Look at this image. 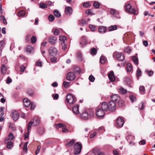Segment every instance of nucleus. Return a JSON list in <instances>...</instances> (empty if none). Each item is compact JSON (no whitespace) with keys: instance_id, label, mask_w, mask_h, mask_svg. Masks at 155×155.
Instances as JSON below:
<instances>
[{"instance_id":"obj_24","label":"nucleus","mask_w":155,"mask_h":155,"mask_svg":"<svg viewBox=\"0 0 155 155\" xmlns=\"http://www.w3.org/2000/svg\"><path fill=\"white\" fill-rule=\"evenodd\" d=\"M117 29V25H111L109 26L108 29L109 31H110L116 30Z\"/></svg>"},{"instance_id":"obj_64","label":"nucleus","mask_w":155,"mask_h":155,"mask_svg":"<svg viewBox=\"0 0 155 155\" xmlns=\"http://www.w3.org/2000/svg\"><path fill=\"white\" fill-rule=\"evenodd\" d=\"M124 51L128 53H129L131 51V49L128 47L124 49Z\"/></svg>"},{"instance_id":"obj_3","label":"nucleus","mask_w":155,"mask_h":155,"mask_svg":"<svg viewBox=\"0 0 155 155\" xmlns=\"http://www.w3.org/2000/svg\"><path fill=\"white\" fill-rule=\"evenodd\" d=\"M96 114L98 117L103 118L104 117L105 111L100 107V106H98L96 108Z\"/></svg>"},{"instance_id":"obj_33","label":"nucleus","mask_w":155,"mask_h":155,"mask_svg":"<svg viewBox=\"0 0 155 155\" xmlns=\"http://www.w3.org/2000/svg\"><path fill=\"white\" fill-rule=\"evenodd\" d=\"M54 13L55 16L57 18L61 16V15L59 11L57 10H55L54 12Z\"/></svg>"},{"instance_id":"obj_29","label":"nucleus","mask_w":155,"mask_h":155,"mask_svg":"<svg viewBox=\"0 0 155 155\" xmlns=\"http://www.w3.org/2000/svg\"><path fill=\"white\" fill-rule=\"evenodd\" d=\"M97 52V49L94 48H93L90 50L91 54L93 55H95Z\"/></svg>"},{"instance_id":"obj_36","label":"nucleus","mask_w":155,"mask_h":155,"mask_svg":"<svg viewBox=\"0 0 155 155\" xmlns=\"http://www.w3.org/2000/svg\"><path fill=\"white\" fill-rule=\"evenodd\" d=\"M132 59L134 61V63L136 65H137L138 64V59L137 57L135 56H133L132 57Z\"/></svg>"},{"instance_id":"obj_40","label":"nucleus","mask_w":155,"mask_h":155,"mask_svg":"<svg viewBox=\"0 0 155 155\" xmlns=\"http://www.w3.org/2000/svg\"><path fill=\"white\" fill-rule=\"evenodd\" d=\"M77 56L78 60L81 61L82 60V54L80 52H78L77 53Z\"/></svg>"},{"instance_id":"obj_17","label":"nucleus","mask_w":155,"mask_h":155,"mask_svg":"<svg viewBox=\"0 0 155 155\" xmlns=\"http://www.w3.org/2000/svg\"><path fill=\"white\" fill-rule=\"evenodd\" d=\"M79 106L78 105H75L72 107V111L75 114H78L79 113Z\"/></svg>"},{"instance_id":"obj_45","label":"nucleus","mask_w":155,"mask_h":155,"mask_svg":"<svg viewBox=\"0 0 155 155\" xmlns=\"http://www.w3.org/2000/svg\"><path fill=\"white\" fill-rule=\"evenodd\" d=\"M0 18L2 20H3V24L5 25H6L7 24V22L4 16L2 15H1L0 16Z\"/></svg>"},{"instance_id":"obj_60","label":"nucleus","mask_w":155,"mask_h":155,"mask_svg":"<svg viewBox=\"0 0 155 155\" xmlns=\"http://www.w3.org/2000/svg\"><path fill=\"white\" fill-rule=\"evenodd\" d=\"M39 121H40V120L38 118H37L35 120V122H34V126H36L38 125L39 124Z\"/></svg>"},{"instance_id":"obj_2","label":"nucleus","mask_w":155,"mask_h":155,"mask_svg":"<svg viewBox=\"0 0 155 155\" xmlns=\"http://www.w3.org/2000/svg\"><path fill=\"white\" fill-rule=\"evenodd\" d=\"M66 100L69 104H73L75 103L77 100L74 95L68 94L66 96Z\"/></svg>"},{"instance_id":"obj_30","label":"nucleus","mask_w":155,"mask_h":155,"mask_svg":"<svg viewBox=\"0 0 155 155\" xmlns=\"http://www.w3.org/2000/svg\"><path fill=\"white\" fill-rule=\"evenodd\" d=\"M6 146L8 149H11L13 147L12 142L11 141L8 142L7 143Z\"/></svg>"},{"instance_id":"obj_1","label":"nucleus","mask_w":155,"mask_h":155,"mask_svg":"<svg viewBox=\"0 0 155 155\" xmlns=\"http://www.w3.org/2000/svg\"><path fill=\"white\" fill-rule=\"evenodd\" d=\"M94 115V112L91 110L85 111L80 114V117L84 120H87L93 117Z\"/></svg>"},{"instance_id":"obj_56","label":"nucleus","mask_w":155,"mask_h":155,"mask_svg":"<svg viewBox=\"0 0 155 155\" xmlns=\"http://www.w3.org/2000/svg\"><path fill=\"white\" fill-rule=\"evenodd\" d=\"M100 5V4L95 2L93 4V6L96 8H98Z\"/></svg>"},{"instance_id":"obj_63","label":"nucleus","mask_w":155,"mask_h":155,"mask_svg":"<svg viewBox=\"0 0 155 155\" xmlns=\"http://www.w3.org/2000/svg\"><path fill=\"white\" fill-rule=\"evenodd\" d=\"M146 140H140L139 142V143L140 145H143L145 144Z\"/></svg>"},{"instance_id":"obj_38","label":"nucleus","mask_w":155,"mask_h":155,"mask_svg":"<svg viewBox=\"0 0 155 155\" xmlns=\"http://www.w3.org/2000/svg\"><path fill=\"white\" fill-rule=\"evenodd\" d=\"M55 18L54 16L51 14L50 15L48 16V19L49 21H54Z\"/></svg>"},{"instance_id":"obj_12","label":"nucleus","mask_w":155,"mask_h":155,"mask_svg":"<svg viewBox=\"0 0 155 155\" xmlns=\"http://www.w3.org/2000/svg\"><path fill=\"white\" fill-rule=\"evenodd\" d=\"M100 107L105 112L109 110L108 104L106 102H102Z\"/></svg>"},{"instance_id":"obj_48","label":"nucleus","mask_w":155,"mask_h":155,"mask_svg":"<svg viewBox=\"0 0 155 155\" xmlns=\"http://www.w3.org/2000/svg\"><path fill=\"white\" fill-rule=\"evenodd\" d=\"M28 143V142H25L24 145L23 150L25 151V152H27L28 150L27 148V145Z\"/></svg>"},{"instance_id":"obj_46","label":"nucleus","mask_w":155,"mask_h":155,"mask_svg":"<svg viewBox=\"0 0 155 155\" xmlns=\"http://www.w3.org/2000/svg\"><path fill=\"white\" fill-rule=\"evenodd\" d=\"M14 138V136L12 133L10 132L8 134V139L9 140H12Z\"/></svg>"},{"instance_id":"obj_39","label":"nucleus","mask_w":155,"mask_h":155,"mask_svg":"<svg viewBox=\"0 0 155 155\" xmlns=\"http://www.w3.org/2000/svg\"><path fill=\"white\" fill-rule=\"evenodd\" d=\"M78 23L81 25H83L86 24V21L82 19L79 21Z\"/></svg>"},{"instance_id":"obj_58","label":"nucleus","mask_w":155,"mask_h":155,"mask_svg":"<svg viewBox=\"0 0 155 155\" xmlns=\"http://www.w3.org/2000/svg\"><path fill=\"white\" fill-rule=\"evenodd\" d=\"M28 131L27 132L25 133V134H24V138L25 140L26 139L28 138L29 137V131L28 130H27Z\"/></svg>"},{"instance_id":"obj_44","label":"nucleus","mask_w":155,"mask_h":155,"mask_svg":"<svg viewBox=\"0 0 155 155\" xmlns=\"http://www.w3.org/2000/svg\"><path fill=\"white\" fill-rule=\"evenodd\" d=\"M146 71L147 72V74L149 77H151L153 74L154 72L153 71H148V70H146Z\"/></svg>"},{"instance_id":"obj_47","label":"nucleus","mask_w":155,"mask_h":155,"mask_svg":"<svg viewBox=\"0 0 155 155\" xmlns=\"http://www.w3.org/2000/svg\"><path fill=\"white\" fill-rule=\"evenodd\" d=\"M63 84L65 88H67L70 85V82H68L66 81H64Z\"/></svg>"},{"instance_id":"obj_52","label":"nucleus","mask_w":155,"mask_h":155,"mask_svg":"<svg viewBox=\"0 0 155 155\" xmlns=\"http://www.w3.org/2000/svg\"><path fill=\"white\" fill-rule=\"evenodd\" d=\"M117 11H116V10L114 9L113 8H111V9L110 11V14L111 15H114L117 12Z\"/></svg>"},{"instance_id":"obj_20","label":"nucleus","mask_w":155,"mask_h":155,"mask_svg":"<svg viewBox=\"0 0 155 155\" xmlns=\"http://www.w3.org/2000/svg\"><path fill=\"white\" fill-rule=\"evenodd\" d=\"M107 28L106 27L104 26H101L99 28L98 31L99 33L102 34L105 33L106 30Z\"/></svg>"},{"instance_id":"obj_14","label":"nucleus","mask_w":155,"mask_h":155,"mask_svg":"<svg viewBox=\"0 0 155 155\" xmlns=\"http://www.w3.org/2000/svg\"><path fill=\"white\" fill-rule=\"evenodd\" d=\"M126 139L128 142L130 144L132 145H134V143L133 142V141L134 140V137L133 136L128 135L126 137Z\"/></svg>"},{"instance_id":"obj_6","label":"nucleus","mask_w":155,"mask_h":155,"mask_svg":"<svg viewBox=\"0 0 155 155\" xmlns=\"http://www.w3.org/2000/svg\"><path fill=\"white\" fill-rule=\"evenodd\" d=\"M11 113V116L12 118L14 120L16 121L19 118V114L18 112L15 110H12V111Z\"/></svg>"},{"instance_id":"obj_53","label":"nucleus","mask_w":155,"mask_h":155,"mask_svg":"<svg viewBox=\"0 0 155 155\" xmlns=\"http://www.w3.org/2000/svg\"><path fill=\"white\" fill-rule=\"evenodd\" d=\"M40 8H46L47 7V5L43 3H41L39 5Z\"/></svg>"},{"instance_id":"obj_8","label":"nucleus","mask_w":155,"mask_h":155,"mask_svg":"<svg viewBox=\"0 0 155 155\" xmlns=\"http://www.w3.org/2000/svg\"><path fill=\"white\" fill-rule=\"evenodd\" d=\"M125 9L128 12L134 14L136 12L134 8H132L131 6L129 4H128L125 5Z\"/></svg>"},{"instance_id":"obj_15","label":"nucleus","mask_w":155,"mask_h":155,"mask_svg":"<svg viewBox=\"0 0 155 155\" xmlns=\"http://www.w3.org/2000/svg\"><path fill=\"white\" fill-rule=\"evenodd\" d=\"M57 38L54 36H52L49 38L48 39V42L51 45H54L55 44L57 41Z\"/></svg>"},{"instance_id":"obj_42","label":"nucleus","mask_w":155,"mask_h":155,"mask_svg":"<svg viewBox=\"0 0 155 155\" xmlns=\"http://www.w3.org/2000/svg\"><path fill=\"white\" fill-rule=\"evenodd\" d=\"M25 12L24 10H21L19 11L18 14V15L19 16H24L25 15Z\"/></svg>"},{"instance_id":"obj_50","label":"nucleus","mask_w":155,"mask_h":155,"mask_svg":"<svg viewBox=\"0 0 155 155\" xmlns=\"http://www.w3.org/2000/svg\"><path fill=\"white\" fill-rule=\"evenodd\" d=\"M37 41V38L35 36H33L31 38V43H35Z\"/></svg>"},{"instance_id":"obj_5","label":"nucleus","mask_w":155,"mask_h":155,"mask_svg":"<svg viewBox=\"0 0 155 155\" xmlns=\"http://www.w3.org/2000/svg\"><path fill=\"white\" fill-rule=\"evenodd\" d=\"M113 56L119 61H123L124 60V56L121 53L115 52L113 53Z\"/></svg>"},{"instance_id":"obj_57","label":"nucleus","mask_w":155,"mask_h":155,"mask_svg":"<svg viewBox=\"0 0 155 155\" xmlns=\"http://www.w3.org/2000/svg\"><path fill=\"white\" fill-rule=\"evenodd\" d=\"M89 81L92 82H93L95 80L94 77L92 75H90L89 77Z\"/></svg>"},{"instance_id":"obj_62","label":"nucleus","mask_w":155,"mask_h":155,"mask_svg":"<svg viewBox=\"0 0 155 155\" xmlns=\"http://www.w3.org/2000/svg\"><path fill=\"white\" fill-rule=\"evenodd\" d=\"M31 109V110H33L35 107V104L34 103H31L30 104Z\"/></svg>"},{"instance_id":"obj_27","label":"nucleus","mask_w":155,"mask_h":155,"mask_svg":"<svg viewBox=\"0 0 155 155\" xmlns=\"http://www.w3.org/2000/svg\"><path fill=\"white\" fill-rule=\"evenodd\" d=\"M61 44L65 43V41L66 40V37L64 36L60 37L59 39Z\"/></svg>"},{"instance_id":"obj_54","label":"nucleus","mask_w":155,"mask_h":155,"mask_svg":"<svg viewBox=\"0 0 155 155\" xmlns=\"http://www.w3.org/2000/svg\"><path fill=\"white\" fill-rule=\"evenodd\" d=\"M89 27L92 31H94L96 29V27L93 25H90Z\"/></svg>"},{"instance_id":"obj_22","label":"nucleus","mask_w":155,"mask_h":155,"mask_svg":"<svg viewBox=\"0 0 155 155\" xmlns=\"http://www.w3.org/2000/svg\"><path fill=\"white\" fill-rule=\"evenodd\" d=\"M24 104L26 107H28L30 105L31 103L28 99H24L23 101Z\"/></svg>"},{"instance_id":"obj_10","label":"nucleus","mask_w":155,"mask_h":155,"mask_svg":"<svg viewBox=\"0 0 155 155\" xmlns=\"http://www.w3.org/2000/svg\"><path fill=\"white\" fill-rule=\"evenodd\" d=\"M111 101L114 102L116 103H120V97L117 95H114L112 96L111 97Z\"/></svg>"},{"instance_id":"obj_28","label":"nucleus","mask_w":155,"mask_h":155,"mask_svg":"<svg viewBox=\"0 0 155 155\" xmlns=\"http://www.w3.org/2000/svg\"><path fill=\"white\" fill-rule=\"evenodd\" d=\"M54 126L55 128L58 129L59 128L65 127V125L63 124L60 123L58 124H55Z\"/></svg>"},{"instance_id":"obj_4","label":"nucleus","mask_w":155,"mask_h":155,"mask_svg":"<svg viewBox=\"0 0 155 155\" xmlns=\"http://www.w3.org/2000/svg\"><path fill=\"white\" fill-rule=\"evenodd\" d=\"M82 145L78 142H76L74 146V154H77L79 153L82 148Z\"/></svg>"},{"instance_id":"obj_21","label":"nucleus","mask_w":155,"mask_h":155,"mask_svg":"<svg viewBox=\"0 0 155 155\" xmlns=\"http://www.w3.org/2000/svg\"><path fill=\"white\" fill-rule=\"evenodd\" d=\"M1 73L3 74L6 73L7 71L6 67L4 64H2L1 68Z\"/></svg>"},{"instance_id":"obj_7","label":"nucleus","mask_w":155,"mask_h":155,"mask_svg":"<svg viewBox=\"0 0 155 155\" xmlns=\"http://www.w3.org/2000/svg\"><path fill=\"white\" fill-rule=\"evenodd\" d=\"M124 123L123 119L119 117L117 119L116 126L117 127L120 128L123 126Z\"/></svg>"},{"instance_id":"obj_18","label":"nucleus","mask_w":155,"mask_h":155,"mask_svg":"<svg viewBox=\"0 0 155 155\" xmlns=\"http://www.w3.org/2000/svg\"><path fill=\"white\" fill-rule=\"evenodd\" d=\"M65 13L67 15H71L72 13V9L69 6L66 7L65 9Z\"/></svg>"},{"instance_id":"obj_49","label":"nucleus","mask_w":155,"mask_h":155,"mask_svg":"<svg viewBox=\"0 0 155 155\" xmlns=\"http://www.w3.org/2000/svg\"><path fill=\"white\" fill-rule=\"evenodd\" d=\"M129 97L130 100L132 102H133L136 100L135 97L133 95H130Z\"/></svg>"},{"instance_id":"obj_35","label":"nucleus","mask_w":155,"mask_h":155,"mask_svg":"<svg viewBox=\"0 0 155 155\" xmlns=\"http://www.w3.org/2000/svg\"><path fill=\"white\" fill-rule=\"evenodd\" d=\"M139 91L141 94H144L145 90L144 87L143 86H140L139 87Z\"/></svg>"},{"instance_id":"obj_51","label":"nucleus","mask_w":155,"mask_h":155,"mask_svg":"<svg viewBox=\"0 0 155 155\" xmlns=\"http://www.w3.org/2000/svg\"><path fill=\"white\" fill-rule=\"evenodd\" d=\"M50 60L52 62L55 63L57 61V58L56 57H52L50 58Z\"/></svg>"},{"instance_id":"obj_43","label":"nucleus","mask_w":155,"mask_h":155,"mask_svg":"<svg viewBox=\"0 0 155 155\" xmlns=\"http://www.w3.org/2000/svg\"><path fill=\"white\" fill-rule=\"evenodd\" d=\"M120 92L123 94H125L127 92V90L124 89L123 87H120L119 89Z\"/></svg>"},{"instance_id":"obj_34","label":"nucleus","mask_w":155,"mask_h":155,"mask_svg":"<svg viewBox=\"0 0 155 155\" xmlns=\"http://www.w3.org/2000/svg\"><path fill=\"white\" fill-rule=\"evenodd\" d=\"M106 61V58L105 57L101 56L100 58V61L101 63L104 64L105 63Z\"/></svg>"},{"instance_id":"obj_37","label":"nucleus","mask_w":155,"mask_h":155,"mask_svg":"<svg viewBox=\"0 0 155 155\" xmlns=\"http://www.w3.org/2000/svg\"><path fill=\"white\" fill-rule=\"evenodd\" d=\"M142 72L140 68H138L136 71V76L137 78L141 75Z\"/></svg>"},{"instance_id":"obj_55","label":"nucleus","mask_w":155,"mask_h":155,"mask_svg":"<svg viewBox=\"0 0 155 155\" xmlns=\"http://www.w3.org/2000/svg\"><path fill=\"white\" fill-rule=\"evenodd\" d=\"M91 6V4L89 2H86L84 3L83 4V7L85 8H88Z\"/></svg>"},{"instance_id":"obj_19","label":"nucleus","mask_w":155,"mask_h":155,"mask_svg":"<svg viewBox=\"0 0 155 155\" xmlns=\"http://www.w3.org/2000/svg\"><path fill=\"white\" fill-rule=\"evenodd\" d=\"M108 77L110 80L111 81H114L115 80V77L113 71L110 72L108 74Z\"/></svg>"},{"instance_id":"obj_25","label":"nucleus","mask_w":155,"mask_h":155,"mask_svg":"<svg viewBox=\"0 0 155 155\" xmlns=\"http://www.w3.org/2000/svg\"><path fill=\"white\" fill-rule=\"evenodd\" d=\"M74 71L76 73L80 74L81 72V70L79 67H75L74 68Z\"/></svg>"},{"instance_id":"obj_31","label":"nucleus","mask_w":155,"mask_h":155,"mask_svg":"<svg viewBox=\"0 0 155 155\" xmlns=\"http://www.w3.org/2000/svg\"><path fill=\"white\" fill-rule=\"evenodd\" d=\"M133 68L130 63H128L127 65V72L130 71Z\"/></svg>"},{"instance_id":"obj_11","label":"nucleus","mask_w":155,"mask_h":155,"mask_svg":"<svg viewBox=\"0 0 155 155\" xmlns=\"http://www.w3.org/2000/svg\"><path fill=\"white\" fill-rule=\"evenodd\" d=\"M49 53L51 56H53L56 55L57 53V49L53 47H51L48 51Z\"/></svg>"},{"instance_id":"obj_59","label":"nucleus","mask_w":155,"mask_h":155,"mask_svg":"<svg viewBox=\"0 0 155 155\" xmlns=\"http://www.w3.org/2000/svg\"><path fill=\"white\" fill-rule=\"evenodd\" d=\"M54 34L56 35H58L60 33L58 29H55L53 31Z\"/></svg>"},{"instance_id":"obj_13","label":"nucleus","mask_w":155,"mask_h":155,"mask_svg":"<svg viewBox=\"0 0 155 155\" xmlns=\"http://www.w3.org/2000/svg\"><path fill=\"white\" fill-rule=\"evenodd\" d=\"M116 104L114 102L111 101L109 102L108 105L110 111H113L115 110L116 109Z\"/></svg>"},{"instance_id":"obj_61","label":"nucleus","mask_w":155,"mask_h":155,"mask_svg":"<svg viewBox=\"0 0 155 155\" xmlns=\"http://www.w3.org/2000/svg\"><path fill=\"white\" fill-rule=\"evenodd\" d=\"M61 45H62V48L63 50H65V49L67 48V45L65 43H63L61 44Z\"/></svg>"},{"instance_id":"obj_32","label":"nucleus","mask_w":155,"mask_h":155,"mask_svg":"<svg viewBox=\"0 0 155 155\" xmlns=\"http://www.w3.org/2000/svg\"><path fill=\"white\" fill-rule=\"evenodd\" d=\"M34 121H30L27 126V130L29 131L31 128V126L33 124H34Z\"/></svg>"},{"instance_id":"obj_26","label":"nucleus","mask_w":155,"mask_h":155,"mask_svg":"<svg viewBox=\"0 0 155 155\" xmlns=\"http://www.w3.org/2000/svg\"><path fill=\"white\" fill-rule=\"evenodd\" d=\"M33 50V48L30 46H28L26 49V51L29 53H31Z\"/></svg>"},{"instance_id":"obj_41","label":"nucleus","mask_w":155,"mask_h":155,"mask_svg":"<svg viewBox=\"0 0 155 155\" xmlns=\"http://www.w3.org/2000/svg\"><path fill=\"white\" fill-rule=\"evenodd\" d=\"M5 43L4 41H2L0 42V51H2L4 47Z\"/></svg>"},{"instance_id":"obj_23","label":"nucleus","mask_w":155,"mask_h":155,"mask_svg":"<svg viewBox=\"0 0 155 155\" xmlns=\"http://www.w3.org/2000/svg\"><path fill=\"white\" fill-rule=\"evenodd\" d=\"M75 141L74 139H72L71 141L68 142L65 145L67 147H71L73 145Z\"/></svg>"},{"instance_id":"obj_9","label":"nucleus","mask_w":155,"mask_h":155,"mask_svg":"<svg viewBox=\"0 0 155 155\" xmlns=\"http://www.w3.org/2000/svg\"><path fill=\"white\" fill-rule=\"evenodd\" d=\"M75 77V75L73 72H70L67 74L66 78L68 81H71L74 80Z\"/></svg>"},{"instance_id":"obj_16","label":"nucleus","mask_w":155,"mask_h":155,"mask_svg":"<svg viewBox=\"0 0 155 155\" xmlns=\"http://www.w3.org/2000/svg\"><path fill=\"white\" fill-rule=\"evenodd\" d=\"M87 44V41L86 40V37L85 36L83 37L81 40L80 42V44L81 47H83L85 45Z\"/></svg>"}]
</instances>
